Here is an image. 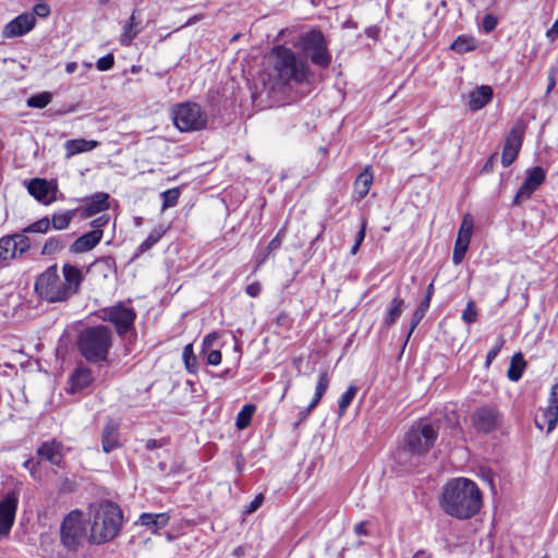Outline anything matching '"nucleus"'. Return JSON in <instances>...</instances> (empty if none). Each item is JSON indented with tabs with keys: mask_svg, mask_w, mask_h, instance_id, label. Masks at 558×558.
I'll use <instances>...</instances> for the list:
<instances>
[{
	"mask_svg": "<svg viewBox=\"0 0 558 558\" xmlns=\"http://www.w3.org/2000/svg\"><path fill=\"white\" fill-rule=\"evenodd\" d=\"M83 280L84 275L77 266L64 264L61 277L54 264L36 278L35 292L44 301L61 303L80 291Z\"/></svg>",
	"mask_w": 558,
	"mask_h": 558,
	"instance_id": "f257e3e1",
	"label": "nucleus"
},
{
	"mask_svg": "<svg viewBox=\"0 0 558 558\" xmlns=\"http://www.w3.org/2000/svg\"><path fill=\"white\" fill-rule=\"evenodd\" d=\"M440 507L453 518L470 519L482 508V493L473 481L464 477L453 478L442 488Z\"/></svg>",
	"mask_w": 558,
	"mask_h": 558,
	"instance_id": "f03ea898",
	"label": "nucleus"
},
{
	"mask_svg": "<svg viewBox=\"0 0 558 558\" xmlns=\"http://www.w3.org/2000/svg\"><path fill=\"white\" fill-rule=\"evenodd\" d=\"M275 77L282 84L305 83L312 75L308 63L284 46L274 47L270 53Z\"/></svg>",
	"mask_w": 558,
	"mask_h": 558,
	"instance_id": "7ed1b4c3",
	"label": "nucleus"
},
{
	"mask_svg": "<svg viewBox=\"0 0 558 558\" xmlns=\"http://www.w3.org/2000/svg\"><path fill=\"white\" fill-rule=\"evenodd\" d=\"M121 526V509L113 502H101L94 513L89 539L97 544L108 542L118 535Z\"/></svg>",
	"mask_w": 558,
	"mask_h": 558,
	"instance_id": "20e7f679",
	"label": "nucleus"
},
{
	"mask_svg": "<svg viewBox=\"0 0 558 558\" xmlns=\"http://www.w3.org/2000/svg\"><path fill=\"white\" fill-rule=\"evenodd\" d=\"M111 342V330L100 325L84 329L78 336L77 347L88 362L98 363L107 360Z\"/></svg>",
	"mask_w": 558,
	"mask_h": 558,
	"instance_id": "39448f33",
	"label": "nucleus"
},
{
	"mask_svg": "<svg viewBox=\"0 0 558 558\" xmlns=\"http://www.w3.org/2000/svg\"><path fill=\"white\" fill-rule=\"evenodd\" d=\"M438 427L426 420L414 423L404 437L403 449L412 456H423L434 446Z\"/></svg>",
	"mask_w": 558,
	"mask_h": 558,
	"instance_id": "423d86ee",
	"label": "nucleus"
},
{
	"mask_svg": "<svg viewBox=\"0 0 558 558\" xmlns=\"http://www.w3.org/2000/svg\"><path fill=\"white\" fill-rule=\"evenodd\" d=\"M172 120L181 132H194L206 129L208 117L198 104L186 101L173 107Z\"/></svg>",
	"mask_w": 558,
	"mask_h": 558,
	"instance_id": "0eeeda50",
	"label": "nucleus"
},
{
	"mask_svg": "<svg viewBox=\"0 0 558 558\" xmlns=\"http://www.w3.org/2000/svg\"><path fill=\"white\" fill-rule=\"evenodd\" d=\"M61 542L71 550H75L87 538L86 524L80 510L71 511L61 524Z\"/></svg>",
	"mask_w": 558,
	"mask_h": 558,
	"instance_id": "6e6552de",
	"label": "nucleus"
},
{
	"mask_svg": "<svg viewBox=\"0 0 558 558\" xmlns=\"http://www.w3.org/2000/svg\"><path fill=\"white\" fill-rule=\"evenodd\" d=\"M302 49L310 57L311 61L323 69L331 63V56L328 52L324 35L318 31L306 33L301 38Z\"/></svg>",
	"mask_w": 558,
	"mask_h": 558,
	"instance_id": "1a4fd4ad",
	"label": "nucleus"
},
{
	"mask_svg": "<svg viewBox=\"0 0 558 558\" xmlns=\"http://www.w3.org/2000/svg\"><path fill=\"white\" fill-rule=\"evenodd\" d=\"M99 318L114 325L117 333L122 336L133 327L136 313L133 308L125 306L123 303H118L113 306L100 310Z\"/></svg>",
	"mask_w": 558,
	"mask_h": 558,
	"instance_id": "9d476101",
	"label": "nucleus"
},
{
	"mask_svg": "<svg viewBox=\"0 0 558 558\" xmlns=\"http://www.w3.org/2000/svg\"><path fill=\"white\" fill-rule=\"evenodd\" d=\"M558 423V384L551 386L548 405L541 409V413L535 416V425L539 429L546 427V433H551Z\"/></svg>",
	"mask_w": 558,
	"mask_h": 558,
	"instance_id": "9b49d317",
	"label": "nucleus"
},
{
	"mask_svg": "<svg viewBox=\"0 0 558 558\" xmlns=\"http://www.w3.org/2000/svg\"><path fill=\"white\" fill-rule=\"evenodd\" d=\"M473 227L474 222L472 216L470 214L464 215L458 231L452 253V262L454 265L461 264L465 256L473 234Z\"/></svg>",
	"mask_w": 558,
	"mask_h": 558,
	"instance_id": "f8f14e48",
	"label": "nucleus"
},
{
	"mask_svg": "<svg viewBox=\"0 0 558 558\" xmlns=\"http://www.w3.org/2000/svg\"><path fill=\"white\" fill-rule=\"evenodd\" d=\"M546 173L541 167H533L526 170V178L519 191L517 192L513 203L520 205L529 199L532 194L542 185L545 181Z\"/></svg>",
	"mask_w": 558,
	"mask_h": 558,
	"instance_id": "ddd939ff",
	"label": "nucleus"
},
{
	"mask_svg": "<svg viewBox=\"0 0 558 558\" xmlns=\"http://www.w3.org/2000/svg\"><path fill=\"white\" fill-rule=\"evenodd\" d=\"M19 505V495L14 492L8 493L0 500V537L7 536L15 520Z\"/></svg>",
	"mask_w": 558,
	"mask_h": 558,
	"instance_id": "4468645a",
	"label": "nucleus"
},
{
	"mask_svg": "<svg viewBox=\"0 0 558 558\" xmlns=\"http://www.w3.org/2000/svg\"><path fill=\"white\" fill-rule=\"evenodd\" d=\"M523 131L513 128L506 137L501 163L504 167H509L518 157L522 145Z\"/></svg>",
	"mask_w": 558,
	"mask_h": 558,
	"instance_id": "2eb2a0df",
	"label": "nucleus"
},
{
	"mask_svg": "<svg viewBox=\"0 0 558 558\" xmlns=\"http://www.w3.org/2000/svg\"><path fill=\"white\" fill-rule=\"evenodd\" d=\"M36 23V17L32 13H24L12 20L3 28V37L14 38L28 33Z\"/></svg>",
	"mask_w": 558,
	"mask_h": 558,
	"instance_id": "dca6fc26",
	"label": "nucleus"
},
{
	"mask_svg": "<svg viewBox=\"0 0 558 558\" xmlns=\"http://www.w3.org/2000/svg\"><path fill=\"white\" fill-rule=\"evenodd\" d=\"M473 424L480 432L490 433L498 425V412L493 408H481L473 414Z\"/></svg>",
	"mask_w": 558,
	"mask_h": 558,
	"instance_id": "f3484780",
	"label": "nucleus"
},
{
	"mask_svg": "<svg viewBox=\"0 0 558 558\" xmlns=\"http://www.w3.org/2000/svg\"><path fill=\"white\" fill-rule=\"evenodd\" d=\"M493 88L488 85H481L471 90L466 96V106L471 111H478L493 99Z\"/></svg>",
	"mask_w": 558,
	"mask_h": 558,
	"instance_id": "a211bd4d",
	"label": "nucleus"
},
{
	"mask_svg": "<svg viewBox=\"0 0 558 558\" xmlns=\"http://www.w3.org/2000/svg\"><path fill=\"white\" fill-rule=\"evenodd\" d=\"M27 191L35 199L45 205L51 204L54 201V197H49L53 190L46 179H32L27 183Z\"/></svg>",
	"mask_w": 558,
	"mask_h": 558,
	"instance_id": "6ab92c4d",
	"label": "nucleus"
},
{
	"mask_svg": "<svg viewBox=\"0 0 558 558\" xmlns=\"http://www.w3.org/2000/svg\"><path fill=\"white\" fill-rule=\"evenodd\" d=\"M119 428H120V424L113 420H109L107 422V424L105 425L102 433H101V445H102V450L106 453H109L112 450L120 447Z\"/></svg>",
	"mask_w": 558,
	"mask_h": 558,
	"instance_id": "aec40b11",
	"label": "nucleus"
},
{
	"mask_svg": "<svg viewBox=\"0 0 558 558\" xmlns=\"http://www.w3.org/2000/svg\"><path fill=\"white\" fill-rule=\"evenodd\" d=\"M37 454L40 459L47 460L53 465L59 466L63 461L62 445L56 440L44 442L37 449Z\"/></svg>",
	"mask_w": 558,
	"mask_h": 558,
	"instance_id": "412c9836",
	"label": "nucleus"
},
{
	"mask_svg": "<svg viewBox=\"0 0 558 558\" xmlns=\"http://www.w3.org/2000/svg\"><path fill=\"white\" fill-rule=\"evenodd\" d=\"M102 230H92L77 238L71 245L73 253L80 254L93 250L101 240Z\"/></svg>",
	"mask_w": 558,
	"mask_h": 558,
	"instance_id": "4be33fe9",
	"label": "nucleus"
},
{
	"mask_svg": "<svg viewBox=\"0 0 558 558\" xmlns=\"http://www.w3.org/2000/svg\"><path fill=\"white\" fill-rule=\"evenodd\" d=\"M99 146V142L94 140L75 138L68 140L63 147L65 149V159H71L75 155L87 153Z\"/></svg>",
	"mask_w": 558,
	"mask_h": 558,
	"instance_id": "5701e85b",
	"label": "nucleus"
},
{
	"mask_svg": "<svg viewBox=\"0 0 558 558\" xmlns=\"http://www.w3.org/2000/svg\"><path fill=\"white\" fill-rule=\"evenodd\" d=\"M109 195L104 192H99L86 199L85 207L83 209V217L89 218L100 211L109 208Z\"/></svg>",
	"mask_w": 558,
	"mask_h": 558,
	"instance_id": "b1692460",
	"label": "nucleus"
},
{
	"mask_svg": "<svg viewBox=\"0 0 558 558\" xmlns=\"http://www.w3.org/2000/svg\"><path fill=\"white\" fill-rule=\"evenodd\" d=\"M373 180L374 173L372 168L366 166L354 181V194L357 196V199H362L368 194Z\"/></svg>",
	"mask_w": 558,
	"mask_h": 558,
	"instance_id": "393cba45",
	"label": "nucleus"
},
{
	"mask_svg": "<svg viewBox=\"0 0 558 558\" xmlns=\"http://www.w3.org/2000/svg\"><path fill=\"white\" fill-rule=\"evenodd\" d=\"M93 380L92 372L87 367H77L71 376V392L86 388Z\"/></svg>",
	"mask_w": 558,
	"mask_h": 558,
	"instance_id": "a878e982",
	"label": "nucleus"
},
{
	"mask_svg": "<svg viewBox=\"0 0 558 558\" xmlns=\"http://www.w3.org/2000/svg\"><path fill=\"white\" fill-rule=\"evenodd\" d=\"M141 23L136 21L135 14L133 13L129 21L123 26V32L120 36V43L122 46H130L133 39L141 33Z\"/></svg>",
	"mask_w": 558,
	"mask_h": 558,
	"instance_id": "bb28decb",
	"label": "nucleus"
},
{
	"mask_svg": "<svg viewBox=\"0 0 558 558\" xmlns=\"http://www.w3.org/2000/svg\"><path fill=\"white\" fill-rule=\"evenodd\" d=\"M140 522L142 525L157 531L168 525L169 515L167 513H143L140 517Z\"/></svg>",
	"mask_w": 558,
	"mask_h": 558,
	"instance_id": "cd10ccee",
	"label": "nucleus"
},
{
	"mask_svg": "<svg viewBox=\"0 0 558 558\" xmlns=\"http://www.w3.org/2000/svg\"><path fill=\"white\" fill-rule=\"evenodd\" d=\"M526 363L522 353H515L510 361L507 376L511 381H518L525 369Z\"/></svg>",
	"mask_w": 558,
	"mask_h": 558,
	"instance_id": "c85d7f7f",
	"label": "nucleus"
},
{
	"mask_svg": "<svg viewBox=\"0 0 558 558\" xmlns=\"http://www.w3.org/2000/svg\"><path fill=\"white\" fill-rule=\"evenodd\" d=\"M404 302L399 296H396L387 311L386 316L384 317L383 325L385 327H391L400 317L403 311Z\"/></svg>",
	"mask_w": 558,
	"mask_h": 558,
	"instance_id": "c756f323",
	"label": "nucleus"
},
{
	"mask_svg": "<svg viewBox=\"0 0 558 558\" xmlns=\"http://www.w3.org/2000/svg\"><path fill=\"white\" fill-rule=\"evenodd\" d=\"M476 48V40L472 36L461 35L451 44V49L458 53H465Z\"/></svg>",
	"mask_w": 558,
	"mask_h": 558,
	"instance_id": "7c9ffc66",
	"label": "nucleus"
},
{
	"mask_svg": "<svg viewBox=\"0 0 558 558\" xmlns=\"http://www.w3.org/2000/svg\"><path fill=\"white\" fill-rule=\"evenodd\" d=\"M74 215H75V210H65V211H61V213H56V214H53V216L50 220V225H52V227L56 230H64L69 227Z\"/></svg>",
	"mask_w": 558,
	"mask_h": 558,
	"instance_id": "2f4dec72",
	"label": "nucleus"
},
{
	"mask_svg": "<svg viewBox=\"0 0 558 558\" xmlns=\"http://www.w3.org/2000/svg\"><path fill=\"white\" fill-rule=\"evenodd\" d=\"M166 230L162 227L154 229L147 239L137 247L136 255L143 254L150 250L165 234Z\"/></svg>",
	"mask_w": 558,
	"mask_h": 558,
	"instance_id": "473e14b6",
	"label": "nucleus"
},
{
	"mask_svg": "<svg viewBox=\"0 0 558 558\" xmlns=\"http://www.w3.org/2000/svg\"><path fill=\"white\" fill-rule=\"evenodd\" d=\"M255 411L256 407L254 404H245L236 415V427L239 429L246 428L250 425Z\"/></svg>",
	"mask_w": 558,
	"mask_h": 558,
	"instance_id": "72a5a7b5",
	"label": "nucleus"
},
{
	"mask_svg": "<svg viewBox=\"0 0 558 558\" xmlns=\"http://www.w3.org/2000/svg\"><path fill=\"white\" fill-rule=\"evenodd\" d=\"M428 307H429L428 300H423L421 302V304L418 305V307L414 311V313L412 315L409 332L407 335L405 343L409 341L411 335L413 333L414 329L416 328V326L420 324V322L424 317Z\"/></svg>",
	"mask_w": 558,
	"mask_h": 558,
	"instance_id": "f704fd0d",
	"label": "nucleus"
},
{
	"mask_svg": "<svg viewBox=\"0 0 558 558\" xmlns=\"http://www.w3.org/2000/svg\"><path fill=\"white\" fill-rule=\"evenodd\" d=\"M359 388L355 385H350L345 392L341 396L339 401V416L344 415L351 402L355 398Z\"/></svg>",
	"mask_w": 558,
	"mask_h": 558,
	"instance_id": "c9c22d12",
	"label": "nucleus"
},
{
	"mask_svg": "<svg viewBox=\"0 0 558 558\" xmlns=\"http://www.w3.org/2000/svg\"><path fill=\"white\" fill-rule=\"evenodd\" d=\"M14 245L10 235L2 236L0 239V259L9 260L16 256Z\"/></svg>",
	"mask_w": 558,
	"mask_h": 558,
	"instance_id": "e433bc0d",
	"label": "nucleus"
},
{
	"mask_svg": "<svg viewBox=\"0 0 558 558\" xmlns=\"http://www.w3.org/2000/svg\"><path fill=\"white\" fill-rule=\"evenodd\" d=\"M52 99V96L48 92L36 94L27 99V106L31 108L43 109L47 107Z\"/></svg>",
	"mask_w": 558,
	"mask_h": 558,
	"instance_id": "4c0bfd02",
	"label": "nucleus"
},
{
	"mask_svg": "<svg viewBox=\"0 0 558 558\" xmlns=\"http://www.w3.org/2000/svg\"><path fill=\"white\" fill-rule=\"evenodd\" d=\"M10 238L12 239L13 245L15 246L14 250L16 254L25 253L31 246V241L24 232L10 235Z\"/></svg>",
	"mask_w": 558,
	"mask_h": 558,
	"instance_id": "58836bf2",
	"label": "nucleus"
},
{
	"mask_svg": "<svg viewBox=\"0 0 558 558\" xmlns=\"http://www.w3.org/2000/svg\"><path fill=\"white\" fill-rule=\"evenodd\" d=\"M182 357L186 369L190 373H194L197 368V359L193 352L192 344H186L183 349Z\"/></svg>",
	"mask_w": 558,
	"mask_h": 558,
	"instance_id": "ea45409f",
	"label": "nucleus"
},
{
	"mask_svg": "<svg viewBox=\"0 0 558 558\" xmlns=\"http://www.w3.org/2000/svg\"><path fill=\"white\" fill-rule=\"evenodd\" d=\"M162 208H169L177 205L180 197V190L178 187L169 189L161 194Z\"/></svg>",
	"mask_w": 558,
	"mask_h": 558,
	"instance_id": "a19ab883",
	"label": "nucleus"
},
{
	"mask_svg": "<svg viewBox=\"0 0 558 558\" xmlns=\"http://www.w3.org/2000/svg\"><path fill=\"white\" fill-rule=\"evenodd\" d=\"M50 228V219L44 217L24 229V233H46Z\"/></svg>",
	"mask_w": 558,
	"mask_h": 558,
	"instance_id": "79ce46f5",
	"label": "nucleus"
},
{
	"mask_svg": "<svg viewBox=\"0 0 558 558\" xmlns=\"http://www.w3.org/2000/svg\"><path fill=\"white\" fill-rule=\"evenodd\" d=\"M504 337H499L496 341V343L488 350L485 361V367L488 368L493 361L497 357L499 352L501 351L504 344H505Z\"/></svg>",
	"mask_w": 558,
	"mask_h": 558,
	"instance_id": "37998d69",
	"label": "nucleus"
},
{
	"mask_svg": "<svg viewBox=\"0 0 558 558\" xmlns=\"http://www.w3.org/2000/svg\"><path fill=\"white\" fill-rule=\"evenodd\" d=\"M62 246H63V243L61 242L60 239L50 238L44 244L41 254L43 255H52V254L57 253L59 250H61Z\"/></svg>",
	"mask_w": 558,
	"mask_h": 558,
	"instance_id": "c03bdc74",
	"label": "nucleus"
},
{
	"mask_svg": "<svg viewBox=\"0 0 558 558\" xmlns=\"http://www.w3.org/2000/svg\"><path fill=\"white\" fill-rule=\"evenodd\" d=\"M329 383H330V379H329L328 372L323 371L318 376V380H317V384L315 387V393L317 395V397H323L326 393V391L329 387Z\"/></svg>",
	"mask_w": 558,
	"mask_h": 558,
	"instance_id": "a18cd8bd",
	"label": "nucleus"
},
{
	"mask_svg": "<svg viewBox=\"0 0 558 558\" xmlns=\"http://www.w3.org/2000/svg\"><path fill=\"white\" fill-rule=\"evenodd\" d=\"M476 318H477V311H476L475 302L470 300L462 313V319L468 324H472L476 320Z\"/></svg>",
	"mask_w": 558,
	"mask_h": 558,
	"instance_id": "49530a36",
	"label": "nucleus"
},
{
	"mask_svg": "<svg viewBox=\"0 0 558 558\" xmlns=\"http://www.w3.org/2000/svg\"><path fill=\"white\" fill-rule=\"evenodd\" d=\"M114 64V58L111 53L101 57L98 59L96 66L99 71H108L110 70Z\"/></svg>",
	"mask_w": 558,
	"mask_h": 558,
	"instance_id": "de8ad7c7",
	"label": "nucleus"
},
{
	"mask_svg": "<svg viewBox=\"0 0 558 558\" xmlns=\"http://www.w3.org/2000/svg\"><path fill=\"white\" fill-rule=\"evenodd\" d=\"M365 230H366V221H363L360 231L356 233L355 243L351 247V254L352 255H355L357 253L362 242L364 241V239H365Z\"/></svg>",
	"mask_w": 558,
	"mask_h": 558,
	"instance_id": "09e8293b",
	"label": "nucleus"
},
{
	"mask_svg": "<svg viewBox=\"0 0 558 558\" xmlns=\"http://www.w3.org/2000/svg\"><path fill=\"white\" fill-rule=\"evenodd\" d=\"M497 26V19L494 15H485L482 21V27L485 33L493 32Z\"/></svg>",
	"mask_w": 558,
	"mask_h": 558,
	"instance_id": "8fccbe9b",
	"label": "nucleus"
},
{
	"mask_svg": "<svg viewBox=\"0 0 558 558\" xmlns=\"http://www.w3.org/2000/svg\"><path fill=\"white\" fill-rule=\"evenodd\" d=\"M263 501H264L263 494H258L257 496H255V498L247 506L246 513L251 514V513L255 512L262 506Z\"/></svg>",
	"mask_w": 558,
	"mask_h": 558,
	"instance_id": "3c124183",
	"label": "nucleus"
},
{
	"mask_svg": "<svg viewBox=\"0 0 558 558\" xmlns=\"http://www.w3.org/2000/svg\"><path fill=\"white\" fill-rule=\"evenodd\" d=\"M206 360L209 365H219L221 363V352L213 350L207 354Z\"/></svg>",
	"mask_w": 558,
	"mask_h": 558,
	"instance_id": "603ef678",
	"label": "nucleus"
},
{
	"mask_svg": "<svg viewBox=\"0 0 558 558\" xmlns=\"http://www.w3.org/2000/svg\"><path fill=\"white\" fill-rule=\"evenodd\" d=\"M245 291L251 298H256L259 295L262 287L259 282H253L246 287Z\"/></svg>",
	"mask_w": 558,
	"mask_h": 558,
	"instance_id": "864d4df0",
	"label": "nucleus"
},
{
	"mask_svg": "<svg viewBox=\"0 0 558 558\" xmlns=\"http://www.w3.org/2000/svg\"><path fill=\"white\" fill-rule=\"evenodd\" d=\"M107 222H108V217H106V216L98 217L97 219L92 221L93 230H101V228L104 226H106Z\"/></svg>",
	"mask_w": 558,
	"mask_h": 558,
	"instance_id": "5fc2aeb1",
	"label": "nucleus"
},
{
	"mask_svg": "<svg viewBox=\"0 0 558 558\" xmlns=\"http://www.w3.org/2000/svg\"><path fill=\"white\" fill-rule=\"evenodd\" d=\"M546 36L551 41L558 37V20L555 21L553 26L547 31Z\"/></svg>",
	"mask_w": 558,
	"mask_h": 558,
	"instance_id": "6e6d98bb",
	"label": "nucleus"
},
{
	"mask_svg": "<svg viewBox=\"0 0 558 558\" xmlns=\"http://www.w3.org/2000/svg\"><path fill=\"white\" fill-rule=\"evenodd\" d=\"M217 338H218V335L215 332L207 335L203 341V349L205 350L207 348H210L214 344V342L217 340Z\"/></svg>",
	"mask_w": 558,
	"mask_h": 558,
	"instance_id": "4d7b16f0",
	"label": "nucleus"
},
{
	"mask_svg": "<svg viewBox=\"0 0 558 558\" xmlns=\"http://www.w3.org/2000/svg\"><path fill=\"white\" fill-rule=\"evenodd\" d=\"M281 244L280 233H278L268 244L267 252L270 253L277 250Z\"/></svg>",
	"mask_w": 558,
	"mask_h": 558,
	"instance_id": "13d9d810",
	"label": "nucleus"
},
{
	"mask_svg": "<svg viewBox=\"0 0 558 558\" xmlns=\"http://www.w3.org/2000/svg\"><path fill=\"white\" fill-rule=\"evenodd\" d=\"M34 11L35 13L38 15V16H47L49 14V8L47 4H37L35 5L34 8Z\"/></svg>",
	"mask_w": 558,
	"mask_h": 558,
	"instance_id": "bf43d9fd",
	"label": "nucleus"
},
{
	"mask_svg": "<svg viewBox=\"0 0 558 558\" xmlns=\"http://www.w3.org/2000/svg\"><path fill=\"white\" fill-rule=\"evenodd\" d=\"M555 74H556V71L551 70L549 73V77H548V85L546 88V94H549L556 86Z\"/></svg>",
	"mask_w": 558,
	"mask_h": 558,
	"instance_id": "052dcab7",
	"label": "nucleus"
},
{
	"mask_svg": "<svg viewBox=\"0 0 558 558\" xmlns=\"http://www.w3.org/2000/svg\"><path fill=\"white\" fill-rule=\"evenodd\" d=\"M322 398L323 397H317V395L315 393L311 403L306 408V413H311L317 407V404L320 402Z\"/></svg>",
	"mask_w": 558,
	"mask_h": 558,
	"instance_id": "680f3d73",
	"label": "nucleus"
},
{
	"mask_svg": "<svg viewBox=\"0 0 558 558\" xmlns=\"http://www.w3.org/2000/svg\"><path fill=\"white\" fill-rule=\"evenodd\" d=\"M354 532L356 535H366L367 532H366V529H365V523L364 522H360L359 524L355 525L354 527Z\"/></svg>",
	"mask_w": 558,
	"mask_h": 558,
	"instance_id": "e2e57ef3",
	"label": "nucleus"
},
{
	"mask_svg": "<svg viewBox=\"0 0 558 558\" xmlns=\"http://www.w3.org/2000/svg\"><path fill=\"white\" fill-rule=\"evenodd\" d=\"M146 449L147 450H153L157 447H160V445L158 444V441L156 439H148L146 441V445H145Z\"/></svg>",
	"mask_w": 558,
	"mask_h": 558,
	"instance_id": "0e129e2a",
	"label": "nucleus"
},
{
	"mask_svg": "<svg viewBox=\"0 0 558 558\" xmlns=\"http://www.w3.org/2000/svg\"><path fill=\"white\" fill-rule=\"evenodd\" d=\"M433 293H434V284L429 283L427 289H426V296L424 299V300H428V304L430 303V299H432Z\"/></svg>",
	"mask_w": 558,
	"mask_h": 558,
	"instance_id": "69168bd1",
	"label": "nucleus"
},
{
	"mask_svg": "<svg viewBox=\"0 0 558 558\" xmlns=\"http://www.w3.org/2000/svg\"><path fill=\"white\" fill-rule=\"evenodd\" d=\"M76 69H77V63H76V62H69V63L65 65V71H66V73H69V74L73 73Z\"/></svg>",
	"mask_w": 558,
	"mask_h": 558,
	"instance_id": "338daca9",
	"label": "nucleus"
},
{
	"mask_svg": "<svg viewBox=\"0 0 558 558\" xmlns=\"http://www.w3.org/2000/svg\"><path fill=\"white\" fill-rule=\"evenodd\" d=\"M201 20V16L198 15H194L192 17H190L186 23L184 24V26H190V25H193L195 24L196 22H198Z\"/></svg>",
	"mask_w": 558,
	"mask_h": 558,
	"instance_id": "774afa93",
	"label": "nucleus"
}]
</instances>
